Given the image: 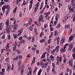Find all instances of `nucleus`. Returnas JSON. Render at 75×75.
<instances>
[{
    "mask_svg": "<svg viewBox=\"0 0 75 75\" xmlns=\"http://www.w3.org/2000/svg\"><path fill=\"white\" fill-rule=\"evenodd\" d=\"M42 6H43V3H42L41 4V6H40V9L41 10V8H42Z\"/></svg>",
    "mask_w": 75,
    "mask_h": 75,
    "instance_id": "42",
    "label": "nucleus"
},
{
    "mask_svg": "<svg viewBox=\"0 0 75 75\" xmlns=\"http://www.w3.org/2000/svg\"><path fill=\"white\" fill-rule=\"evenodd\" d=\"M50 29L51 31H53V30H54V29H53V28H52L51 27L50 28Z\"/></svg>",
    "mask_w": 75,
    "mask_h": 75,
    "instance_id": "58",
    "label": "nucleus"
},
{
    "mask_svg": "<svg viewBox=\"0 0 75 75\" xmlns=\"http://www.w3.org/2000/svg\"><path fill=\"white\" fill-rule=\"evenodd\" d=\"M45 20V19L44 18V17L42 16V20H42V22H44L45 21H44Z\"/></svg>",
    "mask_w": 75,
    "mask_h": 75,
    "instance_id": "28",
    "label": "nucleus"
},
{
    "mask_svg": "<svg viewBox=\"0 0 75 75\" xmlns=\"http://www.w3.org/2000/svg\"><path fill=\"white\" fill-rule=\"evenodd\" d=\"M47 26H48V25H46V24H45L44 25V28H45L46 27H47Z\"/></svg>",
    "mask_w": 75,
    "mask_h": 75,
    "instance_id": "53",
    "label": "nucleus"
},
{
    "mask_svg": "<svg viewBox=\"0 0 75 75\" xmlns=\"http://www.w3.org/2000/svg\"><path fill=\"white\" fill-rule=\"evenodd\" d=\"M6 32L7 33H8L10 31V27L9 26H7L6 28Z\"/></svg>",
    "mask_w": 75,
    "mask_h": 75,
    "instance_id": "8",
    "label": "nucleus"
},
{
    "mask_svg": "<svg viewBox=\"0 0 75 75\" xmlns=\"http://www.w3.org/2000/svg\"><path fill=\"white\" fill-rule=\"evenodd\" d=\"M45 58V55L43 54L41 58Z\"/></svg>",
    "mask_w": 75,
    "mask_h": 75,
    "instance_id": "41",
    "label": "nucleus"
},
{
    "mask_svg": "<svg viewBox=\"0 0 75 75\" xmlns=\"http://www.w3.org/2000/svg\"><path fill=\"white\" fill-rule=\"evenodd\" d=\"M7 8V9H8V6L7 5H4L2 8V10L4 11H5V9Z\"/></svg>",
    "mask_w": 75,
    "mask_h": 75,
    "instance_id": "1",
    "label": "nucleus"
},
{
    "mask_svg": "<svg viewBox=\"0 0 75 75\" xmlns=\"http://www.w3.org/2000/svg\"><path fill=\"white\" fill-rule=\"evenodd\" d=\"M35 32L36 34H37V28H35Z\"/></svg>",
    "mask_w": 75,
    "mask_h": 75,
    "instance_id": "36",
    "label": "nucleus"
},
{
    "mask_svg": "<svg viewBox=\"0 0 75 75\" xmlns=\"http://www.w3.org/2000/svg\"><path fill=\"white\" fill-rule=\"evenodd\" d=\"M68 8L70 10V11H71V12H74V8H71V7L69 6L68 7Z\"/></svg>",
    "mask_w": 75,
    "mask_h": 75,
    "instance_id": "6",
    "label": "nucleus"
},
{
    "mask_svg": "<svg viewBox=\"0 0 75 75\" xmlns=\"http://www.w3.org/2000/svg\"><path fill=\"white\" fill-rule=\"evenodd\" d=\"M8 38L9 40H10V38H11L10 37V35H8Z\"/></svg>",
    "mask_w": 75,
    "mask_h": 75,
    "instance_id": "39",
    "label": "nucleus"
},
{
    "mask_svg": "<svg viewBox=\"0 0 75 75\" xmlns=\"http://www.w3.org/2000/svg\"><path fill=\"white\" fill-rule=\"evenodd\" d=\"M73 58L74 59H75V54H74V53L73 54Z\"/></svg>",
    "mask_w": 75,
    "mask_h": 75,
    "instance_id": "37",
    "label": "nucleus"
},
{
    "mask_svg": "<svg viewBox=\"0 0 75 75\" xmlns=\"http://www.w3.org/2000/svg\"><path fill=\"white\" fill-rule=\"evenodd\" d=\"M16 52H18V54H19L20 53V51H19V50H18V49L16 50Z\"/></svg>",
    "mask_w": 75,
    "mask_h": 75,
    "instance_id": "31",
    "label": "nucleus"
},
{
    "mask_svg": "<svg viewBox=\"0 0 75 75\" xmlns=\"http://www.w3.org/2000/svg\"><path fill=\"white\" fill-rule=\"evenodd\" d=\"M3 26L2 25H1L0 26V30H1L3 29Z\"/></svg>",
    "mask_w": 75,
    "mask_h": 75,
    "instance_id": "32",
    "label": "nucleus"
},
{
    "mask_svg": "<svg viewBox=\"0 0 75 75\" xmlns=\"http://www.w3.org/2000/svg\"><path fill=\"white\" fill-rule=\"evenodd\" d=\"M72 52H75V49H74V48H73V50L72 51Z\"/></svg>",
    "mask_w": 75,
    "mask_h": 75,
    "instance_id": "64",
    "label": "nucleus"
},
{
    "mask_svg": "<svg viewBox=\"0 0 75 75\" xmlns=\"http://www.w3.org/2000/svg\"><path fill=\"white\" fill-rule=\"evenodd\" d=\"M56 51V49H54L51 52V54H52L53 55H54V54H53V53H54Z\"/></svg>",
    "mask_w": 75,
    "mask_h": 75,
    "instance_id": "17",
    "label": "nucleus"
},
{
    "mask_svg": "<svg viewBox=\"0 0 75 75\" xmlns=\"http://www.w3.org/2000/svg\"><path fill=\"white\" fill-rule=\"evenodd\" d=\"M48 63H47L46 64H43V65H45V66H44L45 68H46L47 67V66L48 65Z\"/></svg>",
    "mask_w": 75,
    "mask_h": 75,
    "instance_id": "30",
    "label": "nucleus"
},
{
    "mask_svg": "<svg viewBox=\"0 0 75 75\" xmlns=\"http://www.w3.org/2000/svg\"><path fill=\"white\" fill-rule=\"evenodd\" d=\"M14 38V39H16V38H17L18 37V35H13Z\"/></svg>",
    "mask_w": 75,
    "mask_h": 75,
    "instance_id": "22",
    "label": "nucleus"
},
{
    "mask_svg": "<svg viewBox=\"0 0 75 75\" xmlns=\"http://www.w3.org/2000/svg\"><path fill=\"white\" fill-rule=\"evenodd\" d=\"M32 49L33 50V51H35V50H36V49H35V48L34 47H33L32 48Z\"/></svg>",
    "mask_w": 75,
    "mask_h": 75,
    "instance_id": "49",
    "label": "nucleus"
},
{
    "mask_svg": "<svg viewBox=\"0 0 75 75\" xmlns=\"http://www.w3.org/2000/svg\"><path fill=\"white\" fill-rule=\"evenodd\" d=\"M18 58V56H17L16 58H13V60L14 61H15L16 60L17 61Z\"/></svg>",
    "mask_w": 75,
    "mask_h": 75,
    "instance_id": "11",
    "label": "nucleus"
},
{
    "mask_svg": "<svg viewBox=\"0 0 75 75\" xmlns=\"http://www.w3.org/2000/svg\"><path fill=\"white\" fill-rule=\"evenodd\" d=\"M34 23L36 25H38V22H37V21H35L34 22Z\"/></svg>",
    "mask_w": 75,
    "mask_h": 75,
    "instance_id": "43",
    "label": "nucleus"
},
{
    "mask_svg": "<svg viewBox=\"0 0 75 75\" xmlns=\"http://www.w3.org/2000/svg\"><path fill=\"white\" fill-rule=\"evenodd\" d=\"M59 60H58V59L57 60V62L56 63V65H59Z\"/></svg>",
    "mask_w": 75,
    "mask_h": 75,
    "instance_id": "27",
    "label": "nucleus"
},
{
    "mask_svg": "<svg viewBox=\"0 0 75 75\" xmlns=\"http://www.w3.org/2000/svg\"><path fill=\"white\" fill-rule=\"evenodd\" d=\"M51 58L52 59V61H54V57H53L52 55H51L50 56V58Z\"/></svg>",
    "mask_w": 75,
    "mask_h": 75,
    "instance_id": "15",
    "label": "nucleus"
},
{
    "mask_svg": "<svg viewBox=\"0 0 75 75\" xmlns=\"http://www.w3.org/2000/svg\"><path fill=\"white\" fill-rule=\"evenodd\" d=\"M16 47L15 46H14V47H13V51H15V50H16Z\"/></svg>",
    "mask_w": 75,
    "mask_h": 75,
    "instance_id": "48",
    "label": "nucleus"
},
{
    "mask_svg": "<svg viewBox=\"0 0 75 75\" xmlns=\"http://www.w3.org/2000/svg\"><path fill=\"white\" fill-rule=\"evenodd\" d=\"M25 41L24 40H21L20 42H21V43H22L23 42V43H25Z\"/></svg>",
    "mask_w": 75,
    "mask_h": 75,
    "instance_id": "23",
    "label": "nucleus"
},
{
    "mask_svg": "<svg viewBox=\"0 0 75 75\" xmlns=\"http://www.w3.org/2000/svg\"><path fill=\"white\" fill-rule=\"evenodd\" d=\"M33 0H31V1L30 2V4H33Z\"/></svg>",
    "mask_w": 75,
    "mask_h": 75,
    "instance_id": "57",
    "label": "nucleus"
},
{
    "mask_svg": "<svg viewBox=\"0 0 75 75\" xmlns=\"http://www.w3.org/2000/svg\"><path fill=\"white\" fill-rule=\"evenodd\" d=\"M38 4H39V2H38L36 4V7L35 8V11H37V10H38V6H39Z\"/></svg>",
    "mask_w": 75,
    "mask_h": 75,
    "instance_id": "3",
    "label": "nucleus"
},
{
    "mask_svg": "<svg viewBox=\"0 0 75 75\" xmlns=\"http://www.w3.org/2000/svg\"><path fill=\"white\" fill-rule=\"evenodd\" d=\"M45 18L46 19V20H49L50 19V17L48 15H46L45 16Z\"/></svg>",
    "mask_w": 75,
    "mask_h": 75,
    "instance_id": "10",
    "label": "nucleus"
},
{
    "mask_svg": "<svg viewBox=\"0 0 75 75\" xmlns=\"http://www.w3.org/2000/svg\"><path fill=\"white\" fill-rule=\"evenodd\" d=\"M52 64L53 68H55V64H54V63H53Z\"/></svg>",
    "mask_w": 75,
    "mask_h": 75,
    "instance_id": "44",
    "label": "nucleus"
},
{
    "mask_svg": "<svg viewBox=\"0 0 75 75\" xmlns=\"http://www.w3.org/2000/svg\"><path fill=\"white\" fill-rule=\"evenodd\" d=\"M69 68H67V72H69Z\"/></svg>",
    "mask_w": 75,
    "mask_h": 75,
    "instance_id": "63",
    "label": "nucleus"
},
{
    "mask_svg": "<svg viewBox=\"0 0 75 75\" xmlns=\"http://www.w3.org/2000/svg\"><path fill=\"white\" fill-rule=\"evenodd\" d=\"M57 30H55V33L54 34V35H57Z\"/></svg>",
    "mask_w": 75,
    "mask_h": 75,
    "instance_id": "46",
    "label": "nucleus"
},
{
    "mask_svg": "<svg viewBox=\"0 0 75 75\" xmlns=\"http://www.w3.org/2000/svg\"><path fill=\"white\" fill-rule=\"evenodd\" d=\"M31 72H32V70H30V71H29V72H28L29 74V75H31Z\"/></svg>",
    "mask_w": 75,
    "mask_h": 75,
    "instance_id": "45",
    "label": "nucleus"
},
{
    "mask_svg": "<svg viewBox=\"0 0 75 75\" xmlns=\"http://www.w3.org/2000/svg\"><path fill=\"white\" fill-rule=\"evenodd\" d=\"M43 34V33L42 32H41V33H40V37H42V35Z\"/></svg>",
    "mask_w": 75,
    "mask_h": 75,
    "instance_id": "50",
    "label": "nucleus"
},
{
    "mask_svg": "<svg viewBox=\"0 0 75 75\" xmlns=\"http://www.w3.org/2000/svg\"><path fill=\"white\" fill-rule=\"evenodd\" d=\"M41 18H42V16H40L39 17V21H41Z\"/></svg>",
    "mask_w": 75,
    "mask_h": 75,
    "instance_id": "34",
    "label": "nucleus"
},
{
    "mask_svg": "<svg viewBox=\"0 0 75 75\" xmlns=\"http://www.w3.org/2000/svg\"><path fill=\"white\" fill-rule=\"evenodd\" d=\"M69 45V48H68V51H70L71 50V49H72L73 48V44H70Z\"/></svg>",
    "mask_w": 75,
    "mask_h": 75,
    "instance_id": "5",
    "label": "nucleus"
},
{
    "mask_svg": "<svg viewBox=\"0 0 75 75\" xmlns=\"http://www.w3.org/2000/svg\"><path fill=\"white\" fill-rule=\"evenodd\" d=\"M69 63L71 67H72V63H73L72 60H69Z\"/></svg>",
    "mask_w": 75,
    "mask_h": 75,
    "instance_id": "4",
    "label": "nucleus"
},
{
    "mask_svg": "<svg viewBox=\"0 0 75 75\" xmlns=\"http://www.w3.org/2000/svg\"><path fill=\"white\" fill-rule=\"evenodd\" d=\"M6 24L7 25V27L9 26V20L8 19L6 22Z\"/></svg>",
    "mask_w": 75,
    "mask_h": 75,
    "instance_id": "9",
    "label": "nucleus"
},
{
    "mask_svg": "<svg viewBox=\"0 0 75 75\" xmlns=\"http://www.w3.org/2000/svg\"><path fill=\"white\" fill-rule=\"evenodd\" d=\"M15 45L14 47H16L17 45V43L16 42H15Z\"/></svg>",
    "mask_w": 75,
    "mask_h": 75,
    "instance_id": "52",
    "label": "nucleus"
},
{
    "mask_svg": "<svg viewBox=\"0 0 75 75\" xmlns=\"http://www.w3.org/2000/svg\"><path fill=\"white\" fill-rule=\"evenodd\" d=\"M11 68V67L10 66H8L7 70L8 71L10 70V69Z\"/></svg>",
    "mask_w": 75,
    "mask_h": 75,
    "instance_id": "19",
    "label": "nucleus"
},
{
    "mask_svg": "<svg viewBox=\"0 0 75 75\" xmlns=\"http://www.w3.org/2000/svg\"><path fill=\"white\" fill-rule=\"evenodd\" d=\"M28 22H29V25H31V22H32V19H30V21H29V20H28Z\"/></svg>",
    "mask_w": 75,
    "mask_h": 75,
    "instance_id": "16",
    "label": "nucleus"
},
{
    "mask_svg": "<svg viewBox=\"0 0 75 75\" xmlns=\"http://www.w3.org/2000/svg\"><path fill=\"white\" fill-rule=\"evenodd\" d=\"M17 7H16L15 8V9L13 10V12L14 14V13H15V12H16V10H17Z\"/></svg>",
    "mask_w": 75,
    "mask_h": 75,
    "instance_id": "20",
    "label": "nucleus"
},
{
    "mask_svg": "<svg viewBox=\"0 0 75 75\" xmlns=\"http://www.w3.org/2000/svg\"><path fill=\"white\" fill-rule=\"evenodd\" d=\"M73 39H74V37H73V35H72L70 37L69 40L71 41H72Z\"/></svg>",
    "mask_w": 75,
    "mask_h": 75,
    "instance_id": "12",
    "label": "nucleus"
},
{
    "mask_svg": "<svg viewBox=\"0 0 75 75\" xmlns=\"http://www.w3.org/2000/svg\"><path fill=\"white\" fill-rule=\"evenodd\" d=\"M59 38H58L57 40H56V42H57V44H59Z\"/></svg>",
    "mask_w": 75,
    "mask_h": 75,
    "instance_id": "13",
    "label": "nucleus"
},
{
    "mask_svg": "<svg viewBox=\"0 0 75 75\" xmlns=\"http://www.w3.org/2000/svg\"><path fill=\"white\" fill-rule=\"evenodd\" d=\"M42 61H43L44 62H45L47 61V60L46 59H44L42 60Z\"/></svg>",
    "mask_w": 75,
    "mask_h": 75,
    "instance_id": "62",
    "label": "nucleus"
},
{
    "mask_svg": "<svg viewBox=\"0 0 75 75\" xmlns=\"http://www.w3.org/2000/svg\"><path fill=\"white\" fill-rule=\"evenodd\" d=\"M33 28L32 27V26H30V31H33Z\"/></svg>",
    "mask_w": 75,
    "mask_h": 75,
    "instance_id": "29",
    "label": "nucleus"
},
{
    "mask_svg": "<svg viewBox=\"0 0 75 75\" xmlns=\"http://www.w3.org/2000/svg\"><path fill=\"white\" fill-rule=\"evenodd\" d=\"M17 23V21H16V20H15L14 21V22H13V24H16Z\"/></svg>",
    "mask_w": 75,
    "mask_h": 75,
    "instance_id": "54",
    "label": "nucleus"
},
{
    "mask_svg": "<svg viewBox=\"0 0 75 75\" xmlns=\"http://www.w3.org/2000/svg\"><path fill=\"white\" fill-rule=\"evenodd\" d=\"M54 49L56 50H59V46H57L56 48L55 49Z\"/></svg>",
    "mask_w": 75,
    "mask_h": 75,
    "instance_id": "18",
    "label": "nucleus"
},
{
    "mask_svg": "<svg viewBox=\"0 0 75 75\" xmlns=\"http://www.w3.org/2000/svg\"><path fill=\"white\" fill-rule=\"evenodd\" d=\"M62 57H60L59 59V61H62Z\"/></svg>",
    "mask_w": 75,
    "mask_h": 75,
    "instance_id": "59",
    "label": "nucleus"
},
{
    "mask_svg": "<svg viewBox=\"0 0 75 75\" xmlns=\"http://www.w3.org/2000/svg\"><path fill=\"white\" fill-rule=\"evenodd\" d=\"M44 41V39H42V40H40V42L42 43V42H43Z\"/></svg>",
    "mask_w": 75,
    "mask_h": 75,
    "instance_id": "38",
    "label": "nucleus"
},
{
    "mask_svg": "<svg viewBox=\"0 0 75 75\" xmlns=\"http://www.w3.org/2000/svg\"><path fill=\"white\" fill-rule=\"evenodd\" d=\"M32 7V4H30L29 6V10H30Z\"/></svg>",
    "mask_w": 75,
    "mask_h": 75,
    "instance_id": "47",
    "label": "nucleus"
},
{
    "mask_svg": "<svg viewBox=\"0 0 75 75\" xmlns=\"http://www.w3.org/2000/svg\"><path fill=\"white\" fill-rule=\"evenodd\" d=\"M61 6H62V4H61V3H59V7H60Z\"/></svg>",
    "mask_w": 75,
    "mask_h": 75,
    "instance_id": "60",
    "label": "nucleus"
},
{
    "mask_svg": "<svg viewBox=\"0 0 75 75\" xmlns=\"http://www.w3.org/2000/svg\"><path fill=\"white\" fill-rule=\"evenodd\" d=\"M18 59H22V58H23V57H22V56L21 55L18 56Z\"/></svg>",
    "mask_w": 75,
    "mask_h": 75,
    "instance_id": "26",
    "label": "nucleus"
},
{
    "mask_svg": "<svg viewBox=\"0 0 75 75\" xmlns=\"http://www.w3.org/2000/svg\"><path fill=\"white\" fill-rule=\"evenodd\" d=\"M21 16H22V14H21V12H20L19 14V16L21 17Z\"/></svg>",
    "mask_w": 75,
    "mask_h": 75,
    "instance_id": "55",
    "label": "nucleus"
},
{
    "mask_svg": "<svg viewBox=\"0 0 75 75\" xmlns=\"http://www.w3.org/2000/svg\"><path fill=\"white\" fill-rule=\"evenodd\" d=\"M23 37H21L18 38V40H22V39H23Z\"/></svg>",
    "mask_w": 75,
    "mask_h": 75,
    "instance_id": "51",
    "label": "nucleus"
},
{
    "mask_svg": "<svg viewBox=\"0 0 75 75\" xmlns=\"http://www.w3.org/2000/svg\"><path fill=\"white\" fill-rule=\"evenodd\" d=\"M27 39H28V40H31V37H28L27 38Z\"/></svg>",
    "mask_w": 75,
    "mask_h": 75,
    "instance_id": "61",
    "label": "nucleus"
},
{
    "mask_svg": "<svg viewBox=\"0 0 75 75\" xmlns=\"http://www.w3.org/2000/svg\"><path fill=\"white\" fill-rule=\"evenodd\" d=\"M41 70H42L41 69H40V70L39 71V72L38 73V74H40H40H41V72H42V71Z\"/></svg>",
    "mask_w": 75,
    "mask_h": 75,
    "instance_id": "21",
    "label": "nucleus"
},
{
    "mask_svg": "<svg viewBox=\"0 0 75 75\" xmlns=\"http://www.w3.org/2000/svg\"><path fill=\"white\" fill-rule=\"evenodd\" d=\"M23 28H22L20 30L18 31V33H19L18 34V36L19 37H20L21 34H22V31H23Z\"/></svg>",
    "mask_w": 75,
    "mask_h": 75,
    "instance_id": "2",
    "label": "nucleus"
},
{
    "mask_svg": "<svg viewBox=\"0 0 75 75\" xmlns=\"http://www.w3.org/2000/svg\"><path fill=\"white\" fill-rule=\"evenodd\" d=\"M74 13V16L73 18V21L74 22L75 21V13Z\"/></svg>",
    "mask_w": 75,
    "mask_h": 75,
    "instance_id": "35",
    "label": "nucleus"
},
{
    "mask_svg": "<svg viewBox=\"0 0 75 75\" xmlns=\"http://www.w3.org/2000/svg\"><path fill=\"white\" fill-rule=\"evenodd\" d=\"M2 72H5V69L4 68H3L2 69Z\"/></svg>",
    "mask_w": 75,
    "mask_h": 75,
    "instance_id": "56",
    "label": "nucleus"
},
{
    "mask_svg": "<svg viewBox=\"0 0 75 75\" xmlns=\"http://www.w3.org/2000/svg\"><path fill=\"white\" fill-rule=\"evenodd\" d=\"M5 35H3L1 38V39H4L5 38Z\"/></svg>",
    "mask_w": 75,
    "mask_h": 75,
    "instance_id": "33",
    "label": "nucleus"
},
{
    "mask_svg": "<svg viewBox=\"0 0 75 75\" xmlns=\"http://www.w3.org/2000/svg\"><path fill=\"white\" fill-rule=\"evenodd\" d=\"M69 27V25H66L65 26V28L66 29V28H68Z\"/></svg>",
    "mask_w": 75,
    "mask_h": 75,
    "instance_id": "24",
    "label": "nucleus"
},
{
    "mask_svg": "<svg viewBox=\"0 0 75 75\" xmlns=\"http://www.w3.org/2000/svg\"><path fill=\"white\" fill-rule=\"evenodd\" d=\"M61 27V25H60V24L59 23L57 25V28H58L59 27Z\"/></svg>",
    "mask_w": 75,
    "mask_h": 75,
    "instance_id": "40",
    "label": "nucleus"
},
{
    "mask_svg": "<svg viewBox=\"0 0 75 75\" xmlns=\"http://www.w3.org/2000/svg\"><path fill=\"white\" fill-rule=\"evenodd\" d=\"M71 4L72 5V6L75 5V3H74V1L73 0H71Z\"/></svg>",
    "mask_w": 75,
    "mask_h": 75,
    "instance_id": "14",
    "label": "nucleus"
},
{
    "mask_svg": "<svg viewBox=\"0 0 75 75\" xmlns=\"http://www.w3.org/2000/svg\"><path fill=\"white\" fill-rule=\"evenodd\" d=\"M26 4V3L25 2V0H23V2L22 4V6H23V5H25Z\"/></svg>",
    "mask_w": 75,
    "mask_h": 75,
    "instance_id": "25",
    "label": "nucleus"
},
{
    "mask_svg": "<svg viewBox=\"0 0 75 75\" xmlns=\"http://www.w3.org/2000/svg\"><path fill=\"white\" fill-rule=\"evenodd\" d=\"M65 39H62L61 41V42H60V45H62V43H63L64 42H65Z\"/></svg>",
    "mask_w": 75,
    "mask_h": 75,
    "instance_id": "7",
    "label": "nucleus"
}]
</instances>
